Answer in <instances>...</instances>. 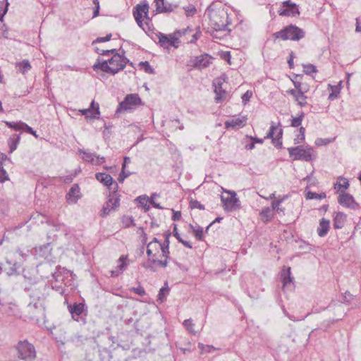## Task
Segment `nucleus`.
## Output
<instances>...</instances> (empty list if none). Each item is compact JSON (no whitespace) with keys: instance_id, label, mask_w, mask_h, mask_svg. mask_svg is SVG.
<instances>
[{"instance_id":"nucleus-14","label":"nucleus","mask_w":361,"mask_h":361,"mask_svg":"<svg viewBox=\"0 0 361 361\" xmlns=\"http://www.w3.org/2000/svg\"><path fill=\"white\" fill-rule=\"evenodd\" d=\"M282 128L279 126H276L272 123L269 131L264 138H271L273 145L277 148H281L282 147Z\"/></svg>"},{"instance_id":"nucleus-16","label":"nucleus","mask_w":361,"mask_h":361,"mask_svg":"<svg viewBox=\"0 0 361 361\" xmlns=\"http://www.w3.org/2000/svg\"><path fill=\"white\" fill-rule=\"evenodd\" d=\"M212 63V57L207 54L192 58L189 65L193 68L202 69L208 67Z\"/></svg>"},{"instance_id":"nucleus-52","label":"nucleus","mask_w":361,"mask_h":361,"mask_svg":"<svg viewBox=\"0 0 361 361\" xmlns=\"http://www.w3.org/2000/svg\"><path fill=\"white\" fill-rule=\"evenodd\" d=\"M136 200L145 207H147V202H149V199L147 195H140L137 197Z\"/></svg>"},{"instance_id":"nucleus-24","label":"nucleus","mask_w":361,"mask_h":361,"mask_svg":"<svg viewBox=\"0 0 361 361\" xmlns=\"http://www.w3.org/2000/svg\"><path fill=\"white\" fill-rule=\"evenodd\" d=\"M80 192V188L79 186L77 184L73 185L71 189L69 190L67 195L66 199L67 201L69 202L75 203L78 198L80 197L79 195Z\"/></svg>"},{"instance_id":"nucleus-59","label":"nucleus","mask_w":361,"mask_h":361,"mask_svg":"<svg viewBox=\"0 0 361 361\" xmlns=\"http://www.w3.org/2000/svg\"><path fill=\"white\" fill-rule=\"evenodd\" d=\"M159 248L161 250L162 257H164L165 258H169V253H170L169 247L159 245Z\"/></svg>"},{"instance_id":"nucleus-53","label":"nucleus","mask_w":361,"mask_h":361,"mask_svg":"<svg viewBox=\"0 0 361 361\" xmlns=\"http://www.w3.org/2000/svg\"><path fill=\"white\" fill-rule=\"evenodd\" d=\"M252 96V92L247 90L245 93L242 95V102L244 104H247L250 101V99Z\"/></svg>"},{"instance_id":"nucleus-46","label":"nucleus","mask_w":361,"mask_h":361,"mask_svg":"<svg viewBox=\"0 0 361 361\" xmlns=\"http://www.w3.org/2000/svg\"><path fill=\"white\" fill-rule=\"evenodd\" d=\"M139 66L143 67L145 71L147 73L153 74L154 73V68L149 65L148 61H141L139 63Z\"/></svg>"},{"instance_id":"nucleus-36","label":"nucleus","mask_w":361,"mask_h":361,"mask_svg":"<svg viewBox=\"0 0 361 361\" xmlns=\"http://www.w3.org/2000/svg\"><path fill=\"white\" fill-rule=\"evenodd\" d=\"M169 288L168 287V283L166 282L164 283V286H163L159 292L158 294V300L161 301V302H164L166 300V295L169 294Z\"/></svg>"},{"instance_id":"nucleus-1","label":"nucleus","mask_w":361,"mask_h":361,"mask_svg":"<svg viewBox=\"0 0 361 361\" xmlns=\"http://www.w3.org/2000/svg\"><path fill=\"white\" fill-rule=\"evenodd\" d=\"M125 51L122 50V54L116 53L108 61H101L99 59L93 65L94 71L101 70L102 71L114 75L122 71L128 63L133 65V63L124 56Z\"/></svg>"},{"instance_id":"nucleus-54","label":"nucleus","mask_w":361,"mask_h":361,"mask_svg":"<svg viewBox=\"0 0 361 361\" xmlns=\"http://www.w3.org/2000/svg\"><path fill=\"white\" fill-rule=\"evenodd\" d=\"M283 198H281V199H277V200H274L272 202H271V209L273 210H276L277 212L279 213V205L281 204V203L283 202Z\"/></svg>"},{"instance_id":"nucleus-30","label":"nucleus","mask_w":361,"mask_h":361,"mask_svg":"<svg viewBox=\"0 0 361 361\" xmlns=\"http://www.w3.org/2000/svg\"><path fill=\"white\" fill-rule=\"evenodd\" d=\"M127 258L126 256L122 255L119 258V264L117 266V268L116 270H112L111 271V276H118L123 270L126 267V264L125 263L124 260Z\"/></svg>"},{"instance_id":"nucleus-29","label":"nucleus","mask_w":361,"mask_h":361,"mask_svg":"<svg viewBox=\"0 0 361 361\" xmlns=\"http://www.w3.org/2000/svg\"><path fill=\"white\" fill-rule=\"evenodd\" d=\"M37 253L42 257H47L51 253V245L50 243H46L42 246L36 247Z\"/></svg>"},{"instance_id":"nucleus-40","label":"nucleus","mask_w":361,"mask_h":361,"mask_svg":"<svg viewBox=\"0 0 361 361\" xmlns=\"http://www.w3.org/2000/svg\"><path fill=\"white\" fill-rule=\"evenodd\" d=\"M6 126H8L11 128L14 129L15 130H23V125H25V123L23 122H9L6 121L5 122Z\"/></svg>"},{"instance_id":"nucleus-51","label":"nucleus","mask_w":361,"mask_h":361,"mask_svg":"<svg viewBox=\"0 0 361 361\" xmlns=\"http://www.w3.org/2000/svg\"><path fill=\"white\" fill-rule=\"evenodd\" d=\"M190 207L192 209L197 208V209H201V210H204V206L202 204H201L199 201H197L196 200H192L190 202Z\"/></svg>"},{"instance_id":"nucleus-2","label":"nucleus","mask_w":361,"mask_h":361,"mask_svg":"<svg viewBox=\"0 0 361 361\" xmlns=\"http://www.w3.org/2000/svg\"><path fill=\"white\" fill-rule=\"evenodd\" d=\"M30 252L29 248H18L8 252L4 265L6 274L9 276L18 274V270Z\"/></svg>"},{"instance_id":"nucleus-64","label":"nucleus","mask_w":361,"mask_h":361,"mask_svg":"<svg viewBox=\"0 0 361 361\" xmlns=\"http://www.w3.org/2000/svg\"><path fill=\"white\" fill-rule=\"evenodd\" d=\"M97 159L96 160H94V164H96V165H99V164H102L103 163L105 162L106 161V159L104 157H100V156H97L95 157Z\"/></svg>"},{"instance_id":"nucleus-45","label":"nucleus","mask_w":361,"mask_h":361,"mask_svg":"<svg viewBox=\"0 0 361 361\" xmlns=\"http://www.w3.org/2000/svg\"><path fill=\"white\" fill-rule=\"evenodd\" d=\"M305 129L304 127H300V129H299V134L297 136V137H295L294 139V143L295 144H299L302 141H303L305 140Z\"/></svg>"},{"instance_id":"nucleus-27","label":"nucleus","mask_w":361,"mask_h":361,"mask_svg":"<svg viewBox=\"0 0 361 361\" xmlns=\"http://www.w3.org/2000/svg\"><path fill=\"white\" fill-rule=\"evenodd\" d=\"M273 212L274 210L269 207H264L259 213L262 220L264 222L271 221L273 218Z\"/></svg>"},{"instance_id":"nucleus-26","label":"nucleus","mask_w":361,"mask_h":361,"mask_svg":"<svg viewBox=\"0 0 361 361\" xmlns=\"http://www.w3.org/2000/svg\"><path fill=\"white\" fill-rule=\"evenodd\" d=\"M7 157L3 154L0 153V182L4 183V181L8 180V175L6 173V170L3 167V161L6 160Z\"/></svg>"},{"instance_id":"nucleus-44","label":"nucleus","mask_w":361,"mask_h":361,"mask_svg":"<svg viewBox=\"0 0 361 361\" xmlns=\"http://www.w3.org/2000/svg\"><path fill=\"white\" fill-rule=\"evenodd\" d=\"M303 68H304V71H303L304 73H305L307 75H311L314 73L317 72L316 66L312 64H310V63L303 65Z\"/></svg>"},{"instance_id":"nucleus-50","label":"nucleus","mask_w":361,"mask_h":361,"mask_svg":"<svg viewBox=\"0 0 361 361\" xmlns=\"http://www.w3.org/2000/svg\"><path fill=\"white\" fill-rule=\"evenodd\" d=\"M133 174L132 172H126V169H121V171L118 176V180L119 183H123L124 180Z\"/></svg>"},{"instance_id":"nucleus-55","label":"nucleus","mask_w":361,"mask_h":361,"mask_svg":"<svg viewBox=\"0 0 361 361\" xmlns=\"http://www.w3.org/2000/svg\"><path fill=\"white\" fill-rule=\"evenodd\" d=\"M331 86V89H335V90H333L332 92L329 94V100H334L335 99H336L338 96V94H339V90L337 89L336 87H334V86Z\"/></svg>"},{"instance_id":"nucleus-20","label":"nucleus","mask_w":361,"mask_h":361,"mask_svg":"<svg viewBox=\"0 0 361 361\" xmlns=\"http://www.w3.org/2000/svg\"><path fill=\"white\" fill-rule=\"evenodd\" d=\"M281 277L284 288L293 287V277L291 276L290 267H284L281 271Z\"/></svg>"},{"instance_id":"nucleus-9","label":"nucleus","mask_w":361,"mask_h":361,"mask_svg":"<svg viewBox=\"0 0 361 361\" xmlns=\"http://www.w3.org/2000/svg\"><path fill=\"white\" fill-rule=\"evenodd\" d=\"M141 104V99L137 94H128L124 99L118 104L116 114L130 111Z\"/></svg>"},{"instance_id":"nucleus-39","label":"nucleus","mask_w":361,"mask_h":361,"mask_svg":"<svg viewBox=\"0 0 361 361\" xmlns=\"http://www.w3.org/2000/svg\"><path fill=\"white\" fill-rule=\"evenodd\" d=\"M305 92H302L300 90L298 95L296 97L295 101L300 106H305L307 105V97L305 95Z\"/></svg>"},{"instance_id":"nucleus-61","label":"nucleus","mask_w":361,"mask_h":361,"mask_svg":"<svg viewBox=\"0 0 361 361\" xmlns=\"http://www.w3.org/2000/svg\"><path fill=\"white\" fill-rule=\"evenodd\" d=\"M152 247H153V244L152 243H149L147 245V255L148 257H151V256H153V257H155L156 256V252L154 253L152 252Z\"/></svg>"},{"instance_id":"nucleus-18","label":"nucleus","mask_w":361,"mask_h":361,"mask_svg":"<svg viewBox=\"0 0 361 361\" xmlns=\"http://www.w3.org/2000/svg\"><path fill=\"white\" fill-rule=\"evenodd\" d=\"M223 82L221 78H216L213 82L214 87V92L216 94L215 100L216 102L224 101L227 96V92L222 87Z\"/></svg>"},{"instance_id":"nucleus-41","label":"nucleus","mask_w":361,"mask_h":361,"mask_svg":"<svg viewBox=\"0 0 361 361\" xmlns=\"http://www.w3.org/2000/svg\"><path fill=\"white\" fill-rule=\"evenodd\" d=\"M183 324L190 333L193 334H195L197 333L194 329L195 324L192 322V320L191 319H185L183 322Z\"/></svg>"},{"instance_id":"nucleus-10","label":"nucleus","mask_w":361,"mask_h":361,"mask_svg":"<svg viewBox=\"0 0 361 361\" xmlns=\"http://www.w3.org/2000/svg\"><path fill=\"white\" fill-rule=\"evenodd\" d=\"M289 155L294 160H301L305 161H310L312 159L313 149L310 147H304L302 145L295 147L288 148Z\"/></svg>"},{"instance_id":"nucleus-58","label":"nucleus","mask_w":361,"mask_h":361,"mask_svg":"<svg viewBox=\"0 0 361 361\" xmlns=\"http://www.w3.org/2000/svg\"><path fill=\"white\" fill-rule=\"evenodd\" d=\"M164 235L165 237V240L162 244H159V245L169 247V238L171 237V233L169 231H167Z\"/></svg>"},{"instance_id":"nucleus-19","label":"nucleus","mask_w":361,"mask_h":361,"mask_svg":"<svg viewBox=\"0 0 361 361\" xmlns=\"http://www.w3.org/2000/svg\"><path fill=\"white\" fill-rule=\"evenodd\" d=\"M80 112L82 115H85L87 118H97L100 114L99 104L92 101L89 109H81Z\"/></svg>"},{"instance_id":"nucleus-47","label":"nucleus","mask_w":361,"mask_h":361,"mask_svg":"<svg viewBox=\"0 0 361 361\" xmlns=\"http://www.w3.org/2000/svg\"><path fill=\"white\" fill-rule=\"evenodd\" d=\"M8 6V2L4 3V1H0V21L3 20L4 15L6 13Z\"/></svg>"},{"instance_id":"nucleus-62","label":"nucleus","mask_w":361,"mask_h":361,"mask_svg":"<svg viewBox=\"0 0 361 361\" xmlns=\"http://www.w3.org/2000/svg\"><path fill=\"white\" fill-rule=\"evenodd\" d=\"M293 84L295 87V90H298L299 92L300 90H301L302 92H307V90H303V85L301 82L298 81H293Z\"/></svg>"},{"instance_id":"nucleus-32","label":"nucleus","mask_w":361,"mask_h":361,"mask_svg":"<svg viewBox=\"0 0 361 361\" xmlns=\"http://www.w3.org/2000/svg\"><path fill=\"white\" fill-rule=\"evenodd\" d=\"M78 153L80 154H82V159L86 161V162H90L92 164H94V158L96 157V154L94 153H91V152H89L87 151H85V150H83V149H78Z\"/></svg>"},{"instance_id":"nucleus-49","label":"nucleus","mask_w":361,"mask_h":361,"mask_svg":"<svg viewBox=\"0 0 361 361\" xmlns=\"http://www.w3.org/2000/svg\"><path fill=\"white\" fill-rule=\"evenodd\" d=\"M168 259H169V258H165L164 260L157 259L152 258V259H149V262H150L152 264H157L161 266L162 267H166L168 265Z\"/></svg>"},{"instance_id":"nucleus-3","label":"nucleus","mask_w":361,"mask_h":361,"mask_svg":"<svg viewBox=\"0 0 361 361\" xmlns=\"http://www.w3.org/2000/svg\"><path fill=\"white\" fill-rule=\"evenodd\" d=\"M44 288V286H39L38 288L33 286L28 290L31 302L29 303L27 308L30 310L35 308L37 310L38 314L34 317L36 319V322H39L45 317V307L44 302L45 295L43 293Z\"/></svg>"},{"instance_id":"nucleus-7","label":"nucleus","mask_w":361,"mask_h":361,"mask_svg":"<svg viewBox=\"0 0 361 361\" xmlns=\"http://www.w3.org/2000/svg\"><path fill=\"white\" fill-rule=\"evenodd\" d=\"M118 185L117 183H114L113 192L109 194L108 200L104 204L101 210V216L105 217L112 211H116L120 205L119 195L117 193Z\"/></svg>"},{"instance_id":"nucleus-11","label":"nucleus","mask_w":361,"mask_h":361,"mask_svg":"<svg viewBox=\"0 0 361 361\" xmlns=\"http://www.w3.org/2000/svg\"><path fill=\"white\" fill-rule=\"evenodd\" d=\"M187 30H178L173 35H165L163 33H159L157 37L159 38L160 46L166 49H168L169 47L177 48L180 41L178 37L176 35L180 36L182 34H185Z\"/></svg>"},{"instance_id":"nucleus-56","label":"nucleus","mask_w":361,"mask_h":361,"mask_svg":"<svg viewBox=\"0 0 361 361\" xmlns=\"http://www.w3.org/2000/svg\"><path fill=\"white\" fill-rule=\"evenodd\" d=\"M130 290L140 296H143L145 295V290L144 288H142L140 286L136 288H132Z\"/></svg>"},{"instance_id":"nucleus-6","label":"nucleus","mask_w":361,"mask_h":361,"mask_svg":"<svg viewBox=\"0 0 361 361\" xmlns=\"http://www.w3.org/2000/svg\"><path fill=\"white\" fill-rule=\"evenodd\" d=\"M65 303L67 304V308L73 320L78 322H82V324L86 323L85 317L87 316L88 307L85 302H74L73 304H69L68 300H66Z\"/></svg>"},{"instance_id":"nucleus-21","label":"nucleus","mask_w":361,"mask_h":361,"mask_svg":"<svg viewBox=\"0 0 361 361\" xmlns=\"http://www.w3.org/2000/svg\"><path fill=\"white\" fill-rule=\"evenodd\" d=\"M247 117L233 118L225 122L226 128H240L246 125Z\"/></svg>"},{"instance_id":"nucleus-22","label":"nucleus","mask_w":361,"mask_h":361,"mask_svg":"<svg viewBox=\"0 0 361 361\" xmlns=\"http://www.w3.org/2000/svg\"><path fill=\"white\" fill-rule=\"evenodd\" d=\"M347 216L341 212L336 213L333 219V226L335 229L342 228L345 223Z\"/></svg>"},{"instance_id":"nucleus-23","label":"nucleus","mask_w":361,"mask_h":361,"mask_svg":"<svg viewBox=\"0 0 361 361\" xmlns=\"http://www.w3.org/2000/svg\"><path fill=\"white\" fill-rule=\"evenodd\" d=\"M330 228V221L322 218L319 221V225L317 228V233L319 237H324L328 233Z\"/></svg>"},{"instance_id":"nucleus-63","label":"nucleus","mask_w":361,"mask_h":361,"mask_svg":"<svg viewBox=\"0 0 361 361\" xmlns=\"http://www.w3.org/2000/svg\"><path fill=\"white\" fill-rule=\"evenodd\" d=\"M173 214L172 216V220L173 221H179L181 219V212H176L173 209H172Z\"/></svg>"},{"instance_id":"nucleus-17","label":"nucleus","mask_w":361,"mask_h":361,"mask_svg":"<svg viewBox=\"0 0 361 361\" xmlns=\"http://www.w3.org/2000/svg\"><path fill=\"white\" fill-rule=\"evenodd\" d=\"M338 202L341 205L352 209H357L360 207L358 203L355 202L354 197L349 193L344 192L340 194Z\"/></svg>"},{"instance_id":"nucleus-34","label":"nucleus","mask_w":361,"mask_h":361,"mask_svg":"<svg viewBox=\"0 0 361 361\" xmlns=\"http://www.w3.org/2000/svg\"><path fill=\"white\" fill-rule=\"evenodd\" d=\"M173 234L176 237V238L178 240L179 243H182L183 245L188 248H192V245L190 242L184 240L182 238H180V234L178 232L177 225L173 224Z\"/></svg>"},{"instance_id":"nucleus-28","label":"nucleus","mask_w":361,"mask_h":361,"mask_svg":"<svg viewBox=\"0 0 361 361\" xmlns=\"http://www.w3.org/2000/svg\"><path fill=\"white\" fill-rule=\"evenodd\" d=\"M279 14L282 16H295L296 15H299L300 12L298 8H297V5H295V6L294 7H288L283 10H279Z\"/></svg>"},{"instance_id":"nucleus-60","label":"nucleus","mask_w":361,"mask_h":361,"mask_svg":"<svg viewBox=\"0 0 361 361\" xmlns=\"http://www.w3.org/2000/svg\"><path fill=\"white\" fill-rule=\"evenodd\" d=\"M23 130H25L28 133L33 135L35 137H37V135L36 134V132L29 126H27L26 123L25 125H23Z\"/></svg>"},{"instance_id":"nucleus-12","label":"nucleus","mask_w":361,"mask_h":361,"mask_svg":"<svg viewBox=\"0 0 361 361\" xmlns=\"http://www.w3.org/2000/svg\"><path fill=\"white\" fill-rule=\"evenodd\" d=\"M224 192L228 194V196L221 195V200L223 203L224 210L226 212H232L240 208V200L236 197L234 191L224 189Z\"/></svg>"},{"instance_id":"nucleus-33","label":"nucleus","mask_w":361,"mask_h":361,"mask_svg":"<svg viewBox=\"0 0 361 361\" xmlns=\"http://www.w3.org/2000/svg\"><path fill=\"white\" fill-rule=\"evenodd\" d=\"M20 140V135L13 134L11 136L8 140V145L10 147V152H13L17 148V145Z\"/></svg>"},{"instance_id":"nucleus-42","label":"nucleus","mask_w":361,"mask_h":361,"mask_svg":"<svg viewBox=\"0 0 361 361\" xmlns=\"http://www.w3.org/2000/svg\"><path fill=\"white\" fill-rule=\"evenodd\" d=\"M305 117V114L301 112L300 114L298 117H294L291 121V126L293 127H299L302 121L303 118Z\"/></svg>"},{"instance_id":"nucleus-37","label":"nucleus","mask_w":361,"mask_h":361,"mask_svg":"<svg viewBox=\"0 0 361 361\" xmlns=\"http://www.w3.org/2000/svg\"><path fill=\"white\" fill-rule=\"evenodd\" d=\"M121 222L123 224V227L129 228L131 226H135L134 219L132 216H123L121 219Z\"/></svg>"},{"instance_id":"nucleus-38","label":"nucleus","mask_w":361,"mask_h":361,"mask_svg":"<svg viewBox=\"0 0 361 361\" xmlns=\"http://www.w3.org/2000/svg\"><path fill=\"white\" fill-rule=\"evenodd\" d=\"M325 197H326V193L325 192H322V193L318 194V193L314 192L309 191L306 194V198L309 199V200H313V199L322 200V199H324Z\"/></svg>"},{"instance_id":"nucleus-13","label":"nucleus","mask_w":361,"mask_h":361,"mask_svg":"<svg viewBox=\"0 0 361 361\" xmlns=\"http://www.w3.org/2000/svg\"><path fill=\"white\" fill-rule=\"evenodd\" d=\"M149 4L147 2L137 4L133 9V16L137 23V25L145 30V27L142 23V14H145V17L149 19Z\"/></svg>"},{"instance_id":"nucleus-4","label":"nucleus","mask_w":361,"mask_h":361,"mask_svg":"<svg viewBox=\"0 0 361 361\" xmlns=\"http://www.w3.org/2000/svg\"><path fill=\"white\" fill-rule=\"evenodd\" d=\"M305 35V32L296 25H290L283 29L273 34L274 39H281L282 40L298 41L302 39Z\"/></svg>"},{"instance_id":"nucleus-25","label":"nucleus","mask_w":361,"mask_h":361,"mask_svg":"<svg viewBox=\"0 0 361 361\" xmlns=\"http://www.w3.org/2000/svg\"><path fill=\"white\" fill-rule=\"evenodd\" d=\"M95 178L106 186L109 187L114 185L113 178L109 174L105 173H97L95 174Z\"/></svg>"},{"instance_id":"nucleus-35","label":"nucleus","mask_w":361,"mask_h":361,"mask_svg":"<svg viewBox=\"0 0 361 361\" xmlns=\"http://www.w3.org/2000/svg\"><path fill=\"white\" fill-rule=\"evenodd\" d=\"M190 228L192 230V232L194 233V235L195 238L199 240H202L203 237V228L198 224H196V226H193L192 224H190Z\"/></svg>"},{"instance_id":"nucleus-31","label":"nucleus","mask_w":361,"mask_h":361,"mask_svg":"<svg viewBox=\"0 0 361 361\" xmlns=\"http://www.w3.org/2000/svg\"><path fill=\"white\" fill-rule=\"evenodd\" d=\"M18 71L22 74H25L31 69V65L27 60H23L21 62L16 63Z\"/></svg>"},{"instance_id":"nucleus-48","label":"nucleus","mask_w":361,"mask_h":361,"mask_svg":"<svg viewBox=\"0 0 361 361\" xmlns=\"http://www.w3.org/2000/svg\"><path fill=\"white\" fill-rule=\"evenodd\" d=\"M343 183H336L334 184V188L336 190H340L341 189H347L349 187L348 180L345 178H342Z\"/></svg>"},{"instance_id":"nucleus-15","label":"nucleus","mask_w":361,"mask_h":361,"mask_svg":"<svg viewBox=\"0 0 361 361\" xmlns=\"http://www.w3.org/2000/svg\"><path fill=\"white\" fill-rule=\"evenodd\" d=\"M154 2L158 13H170L178 6V3L173 0H154Z\"/></svg>"},{"instance_id":"nucleus-43","label":"nucleus","mask_w":361,"mask_h":361,"mask_svg":"<svg viewBox=\"0 0 361 361\" xmlns=\"http://www.w3.org/2000/svg\"><path fill=\"white\" fill-rule=\"evenodd\" d=\"M183 8L184 9L185 13L187 17L193 16L197 11L195 6L192 4H190L187 6H184Z\"/></svg>"},{"instance_id":"nucleus-57","label":"nucleus","mask_w":361,"mask_h":361,"mask_svg":"<svg viewBox=\"0 0 361 361\" xmlns=\"http://www.w3.org/2000/svg\"><path fill=\"white\" fill-rule=\"evenodd\" d=\"M111 34H109L107 35L106 37H97L93 42L92 44H94V43H98V42H108L111 39Z\"/></svg>"},{"instance_id":"nucleus-8","label":"nucleus","mask_w":361,"mask_h":361,"mask_svg":"<svg viewBox=\"0 0 361 361\" xmlns=\"http://www.w3.org/2000/svg\"><path fill=\"white\" fill-rule=\"evenodd\" d=\"M16 350L18 351V357L25 361H32L36 357V351L32 344L26 340L19 341Z\"/></svg>"},{"instance_id":"nucleus-5","label":"nucleus","mask_w":361,"mask_h":361,"mask_svg":"<svg viewBox=\"0 0 361 361\" xmlns=\"http://www.w3.org/2000/svg\"><path fill=\"white\" fill-rule=\"evenodd\" d=\"M210 22L215 30H225L229 24L228 15L224 9L213 11L210 14Z\"/></svg>"}]
</instances>
